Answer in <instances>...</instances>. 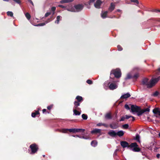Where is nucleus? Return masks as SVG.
Segmentation results:
<instances>
[{
    "instance_id": "nucleus-1",
    "label": "nucleus",
    "mask_w": 160,
    "mask_h": 160,
    "mask_svg": "<svg viewBox=\"0 0 160 160\" xmlns=\"http://www.w3.org/2000/svg\"><path fill=\"white\" fill-rule=\"evenodd\" d=\"M160 80V76L157 78H152L149 81L147 78H145L142 79V84L143 86H146L148 88H151Z\"/></svg>"
},
{
    "instance_id": "nucleus-2",
    "label": "nucleus",
    "mask_w": 160,
    "mask_h": 160,
    "mask_svg": "<svg viewBox=\"0 0 160 160\" xmlns=\"http://www.w3.org/2000/svg\"><path fill=\"white\" fill-rule=\"evenodd\" d=\"M131 110L132 112L137 113V115L140 116L145 112H149L150 109L149 108H146L144 109H141L140 107L137 106L132 105L131 106Z\"/></svg>"
},
{
    "instance_id": "nucleus-3",
    "label": "nucleus",
    "mask_w": 160,
    "mask_h": 160,
    "mask_svg": "<svg viewBox=\"0 0 160 160\" xmlns=\"http://www.w3.org/2000/svg\"><path fill=\"white\" fill-rule=\"evenodd\" d=\"M39 149V147L38 145L34 143L31 144L29 146V149H28L29 151H31L30 154H34L37 152Z\"/></svg>"
},
{
    "instance_id": "nucleus-4",
    "label": "nucleus",
    "mask_w": 160,
    "mask_h": 160,
    "mask_svg": "<svg viewBox=\"0 0 160 160\" xmlns=\"http://www.w3.org/2000/svg\"><path fill=\"white\" fill-rule=\"evenodd\" d=\"M121 73L119 70H112L110 73V78L113 79L114 77L119 78L121 77Z\"/></svg>"
},
{
    "instance_id": "nucleus-5",
    "label": "nucleus",
    "mask_w": 160,
    "mask_h": 160,
    "mask_svg": "<svg viewBox=\"0 0 160 160\" xmlns=\"http://www.w3.org/2000/svg\"><path fill=\"white\" fill-rule=\"evenodd\" d=\"M121 146L123 148H125L127 147L128 148H131L133 147H135L136 146V142L132 143L130 145H129V143L126 141H122L121 142H120Z\"/></svg>"
},
{
    "instance_id": "nucleus-6",
    "label": "nucleus",
    "mask_w": 160,
    "mask_h": 160,
    "mask_svg": "<svg viewBox=\"0 0 160 160\" xmlns=\"http://www.w3.org/2000/svg\"><path fill=\"white\" fill-rule=\"evenodd\" d=\"M58 131L62 133H67L68 131H69L71 132H73L74 133H75V128H71V129H63L62 130L59 129H57Z\"/></svg>"
},
{
    "instance_id": "nucleus-7",
    "label": "nucleus",
    "mask_w": 160,
    "mask_h": 160,
    "mask_svg": "<svg viewBox=\"0 0 160 160\" xmlns=\"http://www.w3.org/2000/svg\"><path fill=\"white\" fill-rule=\"evenodd\" d=\"M77 12L82 10L83 8V5L82 4H78L74 6Z\"/></svg>"
},
{
    "instance_id": "nucleus-8",
    "label": "nucleus",
    "mask_w": 160,
    "mask_h": 160,
    "mask_svg": "<svg viewBox=\"0 0 160 160\" xmlns=\"http://www.w3.org/2000/svg\"><path fill=\"white\" fill-rule=\"evenodd\" d=\"M117 87L118 86L115 83H112L109 86V88L111 90H113L117 88Z\"/></svg>"
},
{
    "instance_id": "nucleus-9",
    "label": "nucleus",
    "mask_w": 160,
    "mask_h": 160,
    "mask_svg": "<svg viewBox=\"0 0 160 160\" xmlns=\"http://www.w3.org/2000/svg\"><path fill=\"white\" fill-rule=\"evenodd\" d=\"M101 130L99 129L95 128L93 129L91 132V133L92 134L101 133Z\"/></svg>"
},
{
    "instance_id": "nucleus-10",
    "label": "nucleus",
    "mask_w": 160,
    "mask_h": 160,
    "mask_svg": "<svg viewBox=\"0 0 160 160\" xmlns=\"http://www.w3.org/2000/svg\"><path fill=\"white\" fill-rule=\"evenodd\" d=\"M102 3V2L100 0H97L96 3L94 4V6L96 8H99Z\"/></svg>"
},
{
    "instance_id": "nucleus-11",
    "label": "nucleus",
    "mask_w": 160,
    "mask_h": 160,
    "mask_svg": "<svg viewBox=\"0 0 160 160\" xmlns=\"http://www.w3.org/2000/svg\"><path fill=\"white\" fill-rule=\"evenodd\" d=\"M74 106L73 107V109H78V110H80V108H78V107L80 105V103L78 102L75 101L74 102Z\"/></svg>"
},
{
    "instance_id": "nucleus-12",
    "label": "nucleus",
    "mask_w": 160,
    "mask_h": 160,
    "mask_svg": "<svg viewBox=\"0 0 160 160\" xmlns=\"http://www.w3.org/2000/svg\"><path fill=\"white\" fill-rule=\"evenodd\" d=\"M110 127L112 129H116L118 127V123L113 122L110 124Z\"/></svg>"
},
{
    "instance_id": "nucleus-13",
    "label": "nucleus",
    "mask_w": 160,
    "mask_h": 160,
    "mask_svg": "<svg viewBox=\"0 0 160 160\" xmlns=\"http://www.w3.org/2000/svg\"><path fill=\"white\" fill-rule=\"evenodd\" d=\"M130 96L131 95L129 93H127L122 95L120 98L121 99H126L130 97Z\"/></svg>"
},
{
    "instance_id": "nucleus-14",
    "label": "nucleus",
    "mask_w": 160,
    "mask_h": 160,
    "mask_svg": "<svg viewBox=\"0 0 160 160\" xmlns=\"http://www.w3.org/2000/svg\"><path fill=\"white\" fill-rule=\"evenodd\" d=\"M115 8V5L113 3H111L110 4V6L108 8V11L110 12L113 11Z\"/></svg>"
},
{
    "instance_id": "nucleus-15",
    "label": "nucleus",
    "mask_w": 160,
    "mask_h": 160,
    "mask_svg": "<svg viewBox=\"0 0 160 160\" xmlns=\"http://www.w3.org/2000/svg\"><path fill=\"white\" fill-rule=\"evenodd\" d=\"M108 134L110 136L112 137H115L117 135V132H116L114 131L109 132H108Z\"/></svg>"
},
{
    "instance_id": "nucleus-16",
    "label": "nucleus",
    "mask_w": 160,
    "mask_h": 160,
    "mask_svg": "<svg viewBox=\"0 0 160 160\" xmlns=\"http://www.w3.org/2000/svg\"><path fill=\"white\" fill-rule=\"evenodd\" d=\"M138 146V145L137 144V143L136 146L133 147L132 148H133L132 149V151H133L134 152H138L140 151V149L139 148L137 147Z\"/></svg>"
},
{
    "instance_id": "nucleus-17",
    "label": "nucleus",
    "mask_w": 160,
    "mask_h": 160,
    "mask_svg": "<svg viewBox=\"0 0 160 160\" xmlns=\"http://www.w3.org/2000/svg\"><path fill=\"white\" fill-rule=\"evenodd\" d=\"M106 119H111L112 118L111 113L110 112H108L106 114L105 116Z\"/></svg>"
},
{
    "instance_id": "nucleus-18",
    "label": "nucleus",
    "mask_w": 160,
    "mask_h": 160,
    "mask_svg": "<svg viewBox=\"0 0 160 160\" xmlns=\"http://www.w3.org/2000/svg\"><path fill=\"white\" fill-rule=\"evenodd\" d=\"M153 112L155 114L158 113L159 115L160 116V110L158 108H156L153 110Z\"/></svg>"
},
{
    "instance_id": "nucleus-19",
    "label": "nucleus",
    "mask_w": 160,
    "mask_h": 160,
    "mask_svg": "<svg viewBox=\"0 0 160 160\" xmlns=\"http://www.w3.org/2000/svg\"><path fill=\"white\" fill-rule=\"evenodd\" d=\"M124 132L122 130L119 131L117 132V135L119 137L122 136L124 135Z\"/></svg>"
},
{
    "instance_id": "nucleus-20",
    "label": "nucleus",
    "mask_w": 160,
    "mask_h": 160,
    "mask_svg": "<svg viewBox=\"0 0 160 160\" xmlns=\"http://www.w3.org/2000/svg\"><path fill=\"white\" fill-rule=\"evenodd\" d=\"M78 109H73V114L75 115H79L81 112L78 111Z\"/></svg>"
},
{
    "instance_id": "nucleus-21",
    "label": "nucleus",
    "mask_w": 160,
    "mask_h": 160,
    "mask_svg": "<svg viewBox=\"0 0 160 160\" xmlns=\"http://www.w3.org/2000/svg\"><path fill=\"white\" fill-rule=\"evenodd\" d=\"M96 125H97V126H98V127H100V126H103L106 128H108V125H107L106 124H105V123H99L97 124Z\"/></svg>"
},
{
    "instance_id": "nucleus-22",
    "label": "nucleus",
    "mask_w": 160,
    "mask_h": 160,
    "mask_svg": "<svg viewBox=\"0 0 160 160\" xmlns=\"http://www.w3.org/2000/svg\"><path fill=\"white\" fill-rule=\"evenodd\" d=\"M76 99L77 100V102H80L83 101V98L81 96H78L76 97Z\"/></svg>"
},
{
    "instance_id": "nucleus-23",
    "label": "nucleus",
    "mask_w": 160,
    "mask_h": 160,
    "mask_svg": "<svg viewBox=\"0 0 160 160\" xmlns=\"http://www.w3.org/2000/svg\"><path fill=\"white\" fill-rule=\"evenodd\" d=\"M85 131L84 129H78V128H75V133L76 132H83L84 131Z\"/></svg>"
},
{
    "instance_id": "nucleus-24",
    "label": "nucleus",
    "mask_w": 160,
    "mask_h": 160,
    "mask_svg": "<svg viewBox=\"0 0 160 160\" xmlns=\"http://www.w3.org/2000/svg\"><path fill=\"white\" fill-rule=\"evenodd\" d=\"M39 112L38 111H36L35 112H33L32 113V117H35L36 115L39 114Z\"/></svg>"
},
{
    "instance_id": "nucleus-25",
    "label": "nucleus",
    "mask_w": 160,
    "mask_h": 160,
    "mask_svg": "<svg viewBox=\"0 0 160 160\" xmlns=\"http://www.w3.org/2000/svg\"><path fill=\"white\" fill-rule=\"evenodd\" d=\"M108 12L106 11L103 13H101V17L102 18H105L107 17V15L108 14Z\"/></svg>"
},
{
    "instance_id": "nucleus-26",
    "label": "nucleus",
    "mask_w": 160,
    "mask_h": 160,
    "mask_svg": "<svg viewBox=\"0 0 160 160\" xmlns=\"http://www.w3.org/2000/svg\"><path fill=\"white\" fill-rule=\"evenodd\" d=\"M97 142L96 140H93L91 142V145L92 146L95 147L96 146L97 144Z\"/></svg>"
},
{
    "instance_id": "nucleus-27",
    "label": "nucleus",
    "mask_w": 160,
    "mask_h": 160,
    "mask_svg": "<svg viewBox=\"0 0 160 160\" xmlns=\"http://www.w3.org/2000/svg\"><path fill=\"white\" fill-rule=\"evenodd\" d=\"M7 15L8 16H10L11 17H12L13 16V13L11 11H8L7 12Z\"/></svg>"
},
{
    "instance_id": "nucleus-28",
    "label": "nucleus",
    "mask_w": 160,
    "mask_h": 160,
    "mask_svg": "<svg viewBox=\"0 0 160 160\" xmlns=\"http://www.w3.org/2000/svg\"><path fill=\"white\" fill-rule=\"evenodd\" d=\"M25 16L28 20H29L31 18V15L28 12H27L25 14Z\"/></svg>"
},
{
    "instance_id": "nucleus-29",
    "label": "nucleus",
    "mask_w": 160,
    "mask_h": 160,
    "mask_svg": "<svg viewBox=\"0 0 160 160\" xmlns=\"http://www.w3.org/2000/svg\"><path fill=\"white\" fill-rule=\"evenodd\" d=\"M82 118L84 120H86L88 118V116L85 114H83L82 115Z\"/></svg>"
},
{
    "instance_id": "nucleus-30",
    "label": "nucleus",
    "mask_w": 160,
    "mask_h": 160,
    "mask_svg": "<svg viewBox=\"0 0 160 160\" xmlns=\"http://www.w3.org/2000/svg\"><path fill=\"white\" fill-rule=\"evenodd\" d=\"M139 77V75L138 73H136L134 75L132 76V78L135 79H137Z\"/></svg>"
},
{
    "instance_id": "nucleus-31",
    "label": "nucleus",
    "mask_w": 160,
    "mask_h": 160,
    "mask_svg": "<svg viewBox=\"0 0 160 160\" xmlns=\"http://www.w3.org/2000/svg\"><path fill=\"white\" fill-rule=\"evenodd\" d=\"M132 78V76L130 74H128L127 75L126 77L125 78V79H128Z\"/></svg>"
},
{
    "instance_id": "nucleus-32",
    "label": "nucleus",
    "mask_w": 160,
    "mask_h": 160,
    "mask_svg": "<svg viewBox=\"0 0 160 160\" xmlns=\"http://www.w3.org/2000/svg\"><path fill=\"white\" fill-rule=\"evenodd\" d=\"M122 127L123 128L127 129L128 128L129 125L128 124H126L122 125Z\"/></svg>"
},
{
    "instance_id": "nucleus-33",
    "label": "nucleus",
    "mask_w": 160,
    "mask_h": 160,
    "mask_svg": "<svg viewBox=\"0 0 160 160\" xmlns=\"http://www.w3.org/2000/svg\"><path fill=\"white\" fill-rule=\"evenodd\" d=\"M61 17L60 16H58L57 17V20L55 21V22H56L57 24L59 23V21H60V19Z\"/></svg>"
},
{
    "instance_id": "nucleus-34",
    "label": "nucleus",
    "mask_w": 160,
    "mask_h": 160,
    "mask_svg": "<svg viewBox=\"0 0 160 160\" xmlns=\"http://www.w3.org/2000/svg\"><path fill=\"white\" fill-rule=\"evenodd\" d=\"M139 138V135L138 134H137L136 136L135 139H136L137 141L140 142Z\"/></svg>"
},
{
    "instance_id": "nucleus-35",
    "label": "nucleus",
    "mask_w": 160,
    "mask_h": 160,
    "mask_svg": "<svg viewBox=\"0 0 160 160\" xmlns=\"http://www.w3.org/2000/svg\"><path fill=\"white\" fill-rule=\"evenodd\" d=\"M56 9V8L55 7H52L51 8V10L53 12L52 15L55 13V11Z\"/></svg>"
},
{
    "instance_id": "nucleus-36",
    "label": "nucleus",
    "mask_w": 160,
    "mask_h": 160,
    "mask_svg": "<svg viewBox=\"0 0 160 160\" xmlns=\"http://www.w3.org/2000/svg\"><path fill=\"white\" fill-rule=\"evenodd\" d=\"M155 73L157 75L160 74V68H158V69L155 71Z\"/></svg>"
},
{
    "instance_id": "nucleus-37",
    "label": "nucleus",
    "mask_w": 160,
    "mask_h": 160,
    "mask_svg": "<svg viewBox=\"0 0 160 160\" xmlns=\"http://www.w3.org/2000/svg\"><path fill=\"white\" fill-rule=\"evenodd\" d=\"M159 94V92L158 91L155 92L153 94V96L154 97H157Z\"/></svg>"
},
{
    "instance_id": "nucleus-38",
    "label": "nucleus",
    "mask_w": 160,
    "mask_h": 160,
    "mask_svg": "<svg viewBox=\"0 0 160 160\" xmlns=\"http://www.w3.org/2000/svg\"><path fill=\"white\" fill-rule=\"evenodd\" d=\"M117 48L118 51H121L122 50V48L120 45H118L117 46Z\"/></svg>"
},
{
    "instance_id": "nucleus-39",
    "label": "nucleus",
    "mask_w": 160,
    "mask_h": 160,
    "mask_svg": "<svg viewBox=\"0 0 160 160\" xmlns=\"http://www.w3.org/2000/svg\"><path fill=\"white\" fill-rule=\"evenodd\" d=\"M53 104H51L50 106H49L47 107V109L49 110H50L53 107Z\"/></svg>"
},
{
    "instance_id": "nucleus-40",
    "label": "nucleus",
    "mask_w": 160,
    "mask_h": 160,
    "mask_svg": "<svg viewBox=\"0 0 160 160\" xmlns=\"http://www.w3.org/2000/svg\"><path fill=\"white\" fill-rule=\"evenodd\" d=\"M86 82L88 84H91L92 83V81H91V80L90 79H88V80L87 81H86Z\"/></svg>"
},
{
    "instance_id": "nucleus-41",
    "label": "nucleus",
    "mask_w": 160,
    "mask_h": 160,
    "mask_svg": "<svg viewBox=\"0 0 160 160\" xmlns=\"http://www.w3.org/2000/svg\"><path fill=\"white\" fill-rule=\"evenodd\" d=\"M45 24L44 23H42L38 24L36 25L37 26H42L45 25Z\"/></svg>"
},
{
    "instance_id": "nucleus-42",
    "label": "nucleus",
    "mask_w": 160,
    "mask_h": 160,
    "mask_svg": "<svg viewBox=\"0 0 160 160\" xmlns=\"http://www.w3.org/2000/svg\"><path fill=\"white\" fill-rule=\"evenodd\" d=\"M132 2H134L136 3L137 4H139V2L138 0H130Z\"/></svg>"
},
{
    "instance_id": "nucleus-43",
    "label": "nucleus",
    "mask_w": 160,
    "mask_h": 160,
    "mask_svg": "<svg viewBox=\"0 0 160 160\" xmlns=\"http://www.w3.org/2000/svg\"><path fill=\"white\" fill-rule=\"evenodd\" d=\"M51 14V12H47L45 14V17H47L48 16H49Z\"/></svg>"
},
{
    "instance_id": "nucleus-44",
    "label": "nucleus",
    "mask_w": 160,
    "mask_h": 160,
    "mask_svg": "<svg viewBox=\"0 0 160 160\" xmlns=\"http://www.w3.org/2000/svg\"><path fill=\"white\" fill-rule=\"evenodd\" d=\"M125 108L128 110H129L130 108L128 104H125Z\"/></svg>"
},
{
    "instance_id": "nucleus-45",
    "label": "nucleus",
    "mask_w": 160,
    "mask_h": 160,
    "mask_svg": "<svg viewBox=\"0 0 160 160\" xmlns=\"http://www.w3.org/2000/svg\"><path fill=\"white\" fill-rule=\"evenodd\" d=\"M132 117V116H128V115H125V119H128L130 118H131Z\"/></svg>"
},
{
    "instance_id": "nucleus-46",
    "label": "nucleus",
    "mask_w": 160,
    "mask_h": 160,
    "mask_svg": "<svg viewBox=\"0 0 160 160\" xmlns=\"http://www.w3.org/2000/svg\"><path fill=\"white\" fill-rule=\"evenodd\" d=\"M125 119V117H122L121 119L120 120V121H124Z\"/></svg>"
},
{
    "instance_id": "nucleus-47",
    "label": "nucleus",
    "mask_w": 160,
    "mask_h": 160,
    "mask_svg": "<svg viewBox=\"0 0 160 160\" xmlns=\"http://www.w3.org/2000/svg\"><path fill=\"white\" fill-rule=\"evenodd\" d=\"M13 0L18 4H20L21 3V2L20 0Z\"/></svg>"
},
{
    "instance_id": "nucleus-48",
    "label": "nucleus",
    "mask_w": 160,
    "mask_h": 160,
    "mask_svg": "<svg viewBox=\"0 0 160 160\" xmlns=\"http://www.w3.org/2000/svg\"><path fill=\"white\" fill-rule=\"evenodd\" d=\"M58 7H60V8H66V7L64 6H63L62 5H58Z\"/></svg>"
},
{
    "instance_id": "nucleus-49",
    "label": "nucleus",
    "mask_w": 160,
    "mask_h": 160,
    "mask_svg": "<svg viewBox=\"0 0 160 160\" xmlns=\"http://www.w3.org/2000/svg\"><path fill=\"white\" fill-rule=\"evenodd\" d=\"M95 0H90L88 2L89 4L90 5L91 3H92L94 2L95 1Z\"/></svg>"
},
{
    "instance_id": "nucleus-50",
    "label": "nucleus",
    "mask_w": 160,
    "mask_h": 160,
    "mask_svg": "<svg viewBox=\"0 0 160 160\" xmlns=\"http://www.w3.org/2000/svg\"><path fill=\"white\" fill-rule=\"evenodd\" d=\"M28 2H29L30 3H31L33 6H34L33 3L31 0H28Z\"/></svg>"
},
{
    "instance_id": "nucleus-51",
    "label": "nucleus",
    "mask_w": 160,
    "mask_h": 160,
    "mask_svg": "<svg viewBox=\"0 0 160 160\" xmlns=\"http://www.w3.org/2000/svg\"><path fill=\"white\" fill-rule=\"evenodd\" d=\"M154 20L158 22H160V18H156Z\"/></svg>"
},
{
    "instance_id": "nucleus-52",
    "label": "nucleus",
    "mask_w": 160,
    "mask_h": 160,
    "mask_svg": "<svg viewBox=\"0 0 160 160\" xmlns=\"http://www.w3.org/2000/svg\"><path fill=\"white\" fill-rule=\"evenodd\" d=\"M72 136L74 137H79V138H81V136H79L78 135H76V136L73 135Z\"/></svg>"
},
{
    "instance_id": "nucleus-53",
    "label": "nucleus",
    "mask_w": 160,
    "mask_h": 160,
    "mask_svg": "<svg viewBox=\"0 0 160 160\" xmlns=\"http://www.w3.org/2000/svg\"><path fill=\"white\" fill-rule=\"evenodd\" d=\"M42 112L43 113H44L46 111V109H43L42 110Z\"/></svg>"
},
{
    "instance_id": "nucleus-54",
    "label": "nucleus",
    "mask_w": 160,
    "mask_h": 160,
    "mask_svg": "<svg viewBox=\"0 0 160 160\" xmlns=\"http://www.w3.org/2000/svg\"><path fill=\"white\" fill-rule=\"evenodd\" d=\"M81 138H83L84 139H88L87 138L85 137L84 136L81 137Z\"/></svg>"
},
{
    "instance_id": "nucleus-55",
    "label": "nucleus",
    "mask_w": 160,
    "mask_h": 160,
    "mask_svg": "<svg viewBox=\"0 0 160 160\" xmlns=\"http://www.w3.org/2000/svg\"><path fill=\"white\" fill-rule=\"evenodd\" d=\"M160 154H158L157 155H156V157H157L158 158H159V157H160Z\"/></svg>"
},
{
    "instance_id": "nucleus-56",
    "label": "nucleus",
    "mask_w": 160,
    "mask_h": 160,
    "mask_svg": "<svg viewBox=\"0 0 160 160\" xmlns=\"http://www.w3.org/2000/svg\"><path fill=\"white\" fill-rule=\"evenodd\" d=\"M131 118H132V121H134L135 120V119L134 117L132 116V117H131Z\"/></svg>"
},
{
    "instance_id": "nucleus-57",
    "label": "nucleus",
    "mask_w": 160,
    "mask_h": 160,
    "mask_svg": "<svg viewBox=\"0 0 160 160\" xmlns=\"http://www.w3.org/2000/svg\"><path fill=\"white\" fill-rule=\"evenodd\" d=\"M158 10H157V9H154L153 10V12H158Z\"/></svg>"
},
{
    "instance_id": "nucleus-58",
    "label": "nucleus",
    "mask_w": 160,
    "mask_h": 160,
    "mask_svg": "<svg viewBox=\"0 0 160 160\" xmlns=\"http://www.w3.org/2000/svg\"><path fill=\"white\" fill-rule=\"evenodd\" d=\"M116 11L117 12H120L121 11V10L120 9H117Z\"/></svg>"
},
{
    "instance_id": "nucleus-59",
    "label": "nucleus",
    "mask_w": 160,
    "mask_h": 160,
    "mask_svg": "<svg viewBox=\"0 0 160 160\" xmlns=\"http://www.w3.org/2000/svg\"><path fill=\"white\" fill-rule=\"evenodd\" d=\"M3 1H6V2H8L9 1V0H3Z\"/></svg>"
},
{
    "instance_id": "nucleus-60",
    "label": "nucleus",
    "mask_w": 160,
    "mask_h": 160,
    "mask_svg": "<svg viewBox=\"0 0 160 160\" xmlns=\"http://www.w3.org/2000/svg\"><path fill=\"white\" fill-rule=\"evenodd\" d=\"M158 135L160 137V132L158 134Z\"/></svg>"
},
{
    "instance_id": "nucleus-61",
    "label": "nucleus",
    "mask_w": 160,
    "mask_h": 160,
    "mask_svg": "<svg viewBox=\"0 0 160 160\" xmlns=\"http://www.w3.org/2000/svg\"><path fill=\"white\" fill-rule=\"evenodd\" d=\"M43 156V157H45V155H43V156Z\"/></svg>"
},
{
    "instance_id": "nucleus-62",
    "label": "nucleus",
    "mask_w": 160,
    "mask_h": 160,
    "mask_svg": "<svg viewBox=\"0 0 160 160\" xmlns=\"http://www.w3.org/2000/svg\"><path fill=\"white\" fill-rule=\"evenodd\" d=\"M158 12H160V10H158Z\"/></svg>"
},
{
    "instance_id": "nucleus-63",
    "label": "nucleus",
    "mask_w": 160,
    "mask_h": 160,
    "mask_svg": "<svg viewBox=\"0 0 160 160\" xmlns=\"http://www.w3.org/2000/svg\"><path fill=\"white\" fill-rule=\"evenodd\" d=\"M110 83V82H109V83H108V85H109V84Z\"/></svg>"
},
{
    "instance_id": "nucleus-64",
    "label": "nucleus",
    "mask_w": 160,
    "mask_h": 160,
    "mask_svg": "<svg viewBox=\"0 0 160 160\" xmlns=\"http://www.w3.org/2000/svg\"><path fill=\"white\" fill-rule=\"evenodd\" d=\"M117 113H116V117H117Z\"/></svg>"
}]
</instances>
